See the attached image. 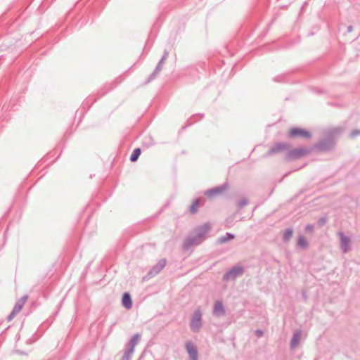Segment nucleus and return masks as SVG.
Segmentation results:
<instances>
[{
	"instance_id": "f03ea898",
	"label": "nucleus",
	"mask_w": 360,
	"mask_h": 360,
	"mask_svg": "<svg viewBox=\"0 0 360 360\" xmlns=\"http://www.w3.org/2000/svg\"><path fill=\"white\" fill-rule=\"evenodd\" d=\"M288 134L290 137L301 136L304 138H310L311 134L305 129L301 128H292L289 130Z\"/></svg>"
},
{
	"instance_id": "6ab92c4d",
	"label": "nucleus",
	"mask_w": 360,
	"mask_h": 360,
	"mask_svg": "<svg viewBox=\"0 0 360 360\" xmlns=\"http://www.w3.org/2000/svg\"><path fill=\"white\" fill-rule=\"evenodd\" d=\"M256 333H257V335H258L259 337H260V336H262V331H260V330H257Z\"/></svg>"
},
{
	"instance_id": "1a4fd4ad",
	"label": "nucleus",
	"mask_w": 360,
	"mask_h": 360,
	"mask_svg": "<svg viewBox=\"0 0 360 360\" xmlns=\"http://www.w3.org/2000/svg\"><path fill=\"white\" fill-rule=\"evenodd\" d=\"M214 313L217 316H221L224 314V307L222 303L220 302H217L214 304Z\"/></svg>"
},
{
	"instance_id": "dca6fc26",
	"label": "nucleus",
	"mask_w": 360,
	"mask_h": 360,
	"mask_svg": "<svg viewBox=\"0 0 360 360\" xmlns=\"http://www.w3.org/2000/svg\"><path fill=\"white\" fill-rule=\"evenodd\" d=\"M221 192V190L219 189V188H214V189H212V190H210V191H208L207 192H206V195L208 196V197H212L214 196L215 194H218Z\"/></svg>"
},
{
	"instance_id": "a211bd4d",
	"label": "nucleus",
	"mask_w": 360,
	"mask_h": 360,
	"mask_svg": "<svg viewBox=\"0 0 360 360\" xmlns=\"http://www.w3.org/2000/svg\"><path fill=\"white\" fill-rule=\"evenodd\" d=\"M202 229H204V232H207L210 227L207 225H205Z\"/></svg>"
},
{
	"instance_id": "412c9836",
	"label": "nucleus",
	"mask_w": 360,
	"mask_h": 360,
	"mask_svg": "<svg viewBox=\"0 0 360 360\" xmlns=\"http://www.w3.org/2000/svg\"><path fill=\"white\" fill-rule=\"evenodd\" d=\"M319 222H320V223H321V224H323V223L325 222V219H321L319 220Z\"/></svg>"
},
{
	"instance_id": "4be33fe9",
	"label": "nucleus",
	"mask_w": 360,
	"mask_h": 360,
	"mask_svg": "<svg viewBox=\"0 0 360 360\" xmlns=\"http://www.w3.org/2000/svg\"><path fill=\"white\" fill-rule=\"evenodd\" d=\"M228 236H229V239L233 238V235L229 234Z\"/></svg>"
},
{
	"instance_id": "7ed1b4c3",
	"label": "nucleus",
	"mask_w": 360,
	"mask_h": 360,
	"mask_svg": "<svg viewBox=\"0 0 360 360\" xmlns=\"http://www.w3.org/2000/svg\"><path fill=\"white\" fill-rule=\"evenodd\" d=\"M26 300H27V297H24L21 298L20 300H19L16 302L12 312L8 317V320L9 321H11L15 317V316L22 310L23 306L25 305V304L26 302Z\"/></svg>"
},
{
	"instance_id": "4468645a",
	"label": "nucleus",
	"mask_w": 360,
	"mask_h": 360,
	"mask_svg": "<svg viewBox=\"0 0 360 360\" xmlns=\"http://www.w3.org/2000/svg\"><path fill=\"white\" fill-rule=\"evenodd\" d=\"M198 207H199V200H195L192 202V205L190 207V212L191 214L195 213L197 212V210H198Z\"/></svg>"
},
{
	"instance_id": "6e6552de",
	"label": "nucleus",
	"mask_w": 360,
	"mask_h": 360,
	"mask_svg": "<svg viewBox=\"0 0 360 360\" xmlns=\"http://www.w3.org/2000/svg\"><path fill=\"white\" fill-rule=\"evenodd\" d=\"M122 302V305L127 309H129L131 308L132 301L131 299V296L129 293L126 292L123 295Z\"/></svg>"
},
{
	"instance_id": "f3484780",
	"label": "nucleus",
	"mask_w": 360,
	"mask_h": 360,
	"mask_svg": "<svg viewBox=\"0 0 360 360\" xmlns=\"http://www.w3.org/2000/svg\"><path fill=\"white\" fill-rule=\"evenodd\" d=\"M306 231L312 233L314 231V226L312 225H307L306 226Z\"/></svg>"
},
{
	"instance_id": "ddd939ff",
	"label": "nucleus",
	"mask_w": 360,
	"mask_h": 360,
	"mask_svg": "<svg viewBox=\"0 0 360 360\" xmlns=\"http://www.w3.org/2000/svg\"><path fill=\"white\" fill-rule=\"evenodd\" d=\"M297 245L302 248H305L308 245L307 239L303 236H300L297 240Z\"/></svg>"
},
{
	"instance_id": "2eb2a0df",
	"label": "nucleus",
	"mask_w": 360,
	"mask_h": 360,
	"mask_svg": "<svg viewBox=\"0 0 360 360\" xmlns=\"http://www.w3.org/2000/svg\"><path fill=\"white\" fill-rule=\"evenodd\" d=\"M292 231L291 229H288L286 230L285 232H284V234H283V239L285 240V241H288L290 240V238L292 237Z\"/></svg>"
},
{
	"instance_id": "5701e85b",
	"label": "nucleus",
	"mask_w": 360,
	"mask_h": 360,
	"mask_svg": "<svg viewBox=\"0 0 360 360\" xmlns=\"http://www.w3.org/2000/svg\"><path fill=\"white\" fill-rule=\"evenodd\" d=\"M192 244H193V243H186V245L187 247H189V246H191Z\"/></svg>"
},
{
	"instance_id": "f8f14e48",
	"label": "nucleus",
	"mask_w": 360,
	"mask_h": 360,
	"mask_svg": "<svg viewBox=\"0 0 360 360\" xmlns=\"http://www.w3.org/2000/svg\"><path fill=\"white\" fill-rule=\"evenodd\" d=\"M141 155V149L140 148H136L130 157V160L131 162H135L138 160L139 155Z\"/></svg>"
},
{
	"instance_id": "f257e3e1",
	"label": "nucleus",
	"mask_w": 360,
	"mask_h": 360,
	"mask_svg": "<svg viewBox=\"0 0 360 360\" xmlns=\"http://www.w3.org/2000/svg\"><path fill=\"white\" fill-rule=\"evenodd\" d=\"M309 153V151L306 148H295V149L290 150L287 154L286 157L288 160H295V159H298V158L305 156Z\"/></svg>"
},
{
	"instance_id": "423d86ee",
	"label": "nucleus",
	"mask_w": 360,
	"mask_h": 360,
	"mask_svg": "<svg viewBox=\"0 0 360 360\" xmlns=\"http://www.w3.org/2000/svg\"><path fill=\"white\" fill-rule=\"evenodd\" d=\"M288 148V144L284 143H276L271 148L269 153L271 154L276 153H279V152L285 150Z\"/></svg>"
},
{
	"instance_id": "9b49d317",
	"label": "nucleus",
	"mask_w": 360,
	"mask_h": 360,
	"mask_svg": "<svg viewBox=\"0 0 360 360\" xmlns=\"http://www.w3.org/2000/svg\"><path fill=\"white\" fill-rule=\"evenodd\" d=\"M300 338H301V333L299 331L295 333L293 338L292 339V342H291V345L292 347L297 346V345L300 340Z\"/></svg>"
},
{
	"instance_id": "9d476101",
	"label": "nucleus",
	"mask_w": 360,
	"mask_h": 360,
	"mask_svg": "<svg viewBox=\"0 0 360 360\" xmlns=\"http://www.w3.org/2000/svg\"><path fill=\"white\" fill-rule=\"evenodd\" d=\"M349 240L341 234V246L344 252H347L349 250Z\"/></svg>"
},
{
	"instance_id": "0eeeda50",
	"label": "nucleus",
	"mask_w": 360,
	"mask_h": 360,
	"mask_svg": "<svg viewBox=\"0 0 360 360\" xmlns=\"http://www.w3.org/2000/svg\"><path fill=\"white\" fill-rule=\"evenodd\" d=\"M186 348L190 355L191 359L193 360H197L198 352L195 347L191 342H187L186 345Z\"/></svg>"
},
{
	"instance_id": "aec40b11",
	"label": "nucleus",
	"mask_w": 360,
	"mask_h": 360,
	"mask_svg": "<svg viewBox=\"0 0 360 360\" xmlns=\"http://www.w3.org/2000/svg\"><path fill=\"white\" fill-rule=\"evenodd\" d=\"M225 241H226V238H220V242H221V243H224V242H225Z\"/></svg>"
},
{
	"instance_id": "39448f33",
	"label": "nucleus",
	"mask_w": 360,
	"mask_h": 360,
	"mask_svg": "<svg viewBox=\"0 0 360 360\" xmlns=\"http://www.w3.org/2000/svg\"><path fill=\"white\" fill-rule=\"evenodd\" d=\"M243 271L240 266L234 267L225 275V278L227 280L235 278L237 276L241 275Z\"/></svg>"
},
{
	"instance_id": "20e7f679",
	"label": "nucleus",
	"mask_w": 360,
	"mask_h": 360,
	"mask_svg": "<svg viewBox=\"0 0 360 360\" xmlns=\"http://www.w3.org/2000/svg\"><path fill=\"white\" fill-rule=\"evenodd\" d=\"M201 312L198 310L195 311L193 315V318L191 323V327L193 330H198L201 326Z\"/></svg>"
}]
</instances>
